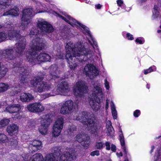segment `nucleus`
Returning <instances> with one entry per match:
<instances>
[{
    "instance_id": "f257e3e1",
    "label": "nucleus",
    "mask_w": 161,
    "mask_h": 161,
    "mask_svg": "<svg viewBox=\"0 0 161 161\" xmlns=\"http://www.w3.org/2000/svg\"><path fill=\"white\" fill-rule=\"evenodd\" d=\"M66 59L71 70H74L78 66L77 61H86L92 58L94 53L91 50H87L82 43L77 42L74 45L71 42L65 46Z\"/></svg>"
},
{
    "instance_id": "f03ea898",
    "label": "nucleus",
    "mask_w": 161,
    "mask_h": 161,
    "mask_svg": "<svg viewBox=\"0 0 161 161\" xmlns=\"http://www.w3.org/2000/svg\"><path fill=\"white\" fill-rule=\"evenodd\" d=\"M45 43L43 39L37 38L36 42V40H32L30 43L31 48L27 51L26 54V60L28 62L35 64L38 62L50 61V56L46 53H41L37 55V51L44 47Z\"/></svg>"
},
{
    "instance_id": "7ed1b4c3",
    "label": "nucleus",
    "mask_w": 161,
    "mask_h": 161,
    "mask_svg": "<svg viewBox=\"0 0 161 161\" xmlns=\"http://www.w3.org/2000/svg\"><path fill=\"white\" fill-rule=\"evenodd\" d=\"M53 153H50L46 155L44 161H58L59 160L61 161H72L76 159V153L74 151L71 152H65L60 157H59L61 154L60 149L57 147L53 149ZM43 158L40 153H37L33 155L29 161H43Z\"/></svg>"
},
{
    "instance_id": "20e7f679",
    "label": "nucleus",
    "mask_w": 161,
    "mask_h": 161,
    "mask_svg": "<svg viewBox=\"0 0 161 161\" xmlns=\"http://www.w3.org/2000/svg\"><path fill=\"white\" fill-rule=\"evenodd\" d=\"M61 13L65 17L60 15L57 13H56V14L59 17L61 18L71 25L78 27H81L83 33L88 36L87 39L88 40L89 43L93 47L94 50H97L98 52V48L97 42L91 34L89 29L85 25L80 23L76 20L71 17L70 16L67 15L65 12H62Z\"/></svg>"
},
{
    "instance_id": "39448f33",
    "label": "nucleus",
    "mask_w": 161,
    "mask_h": 161,
    "mask_svg": "<svg viewBox=\"0 0 161 161\" xmlns=\"http://www.w3.org/2000/svg\"><path fill=\"white\" fill-rule=\"evenodd\" d=\"M8 36L10 40L18 41L13 47L18 56H23L25 54L24 51L26 46V41L25 38L20 34L19 31L15 30L9 31Z\"/></svg>"
},
{
    "instance_id": "423d86ee",
    "label": "nucleus",
    "mask_w": 161,
    "mask_h": 161,
    "mask_svg": "<svg viewBox=\"0 0 161 161\" xmlns=\"http://www.w3.org/2000/svg\"><path fill=\"white\" fill-rule=\"evenodd\" d=\"M89 115L87 112H81L77 116L76 119L83 123L90 133L96 136H98L100 126L95 123L93 119L89 118Z\"/></svg>"
},
{
    "instance_id": "0eeeda50",
    "label": "nucleus",
    "mask_w": 161,
    "mask_h": 161,
    "mask_svg": "<svg viewBox=\"0 0 161 161\" xmlns=\"http://www.w3.org/2000/svg\"><path fill=\"white\" fill-rule=\"evenodd\" d=\"M37 25L40 31H39L36 27H33L31 29L29 34L31 38H34L33 40H36V42L37 41V38L42 39L37 36L38 34L42 35L47 33H52L54 30L52 26L45 21H38Z\"/></svg>"
},
{
    "instance_id": "6e6552de",
    "label": "nucleus",
    "mask_w": 161,
    "mask_h": 161,
    "mask_svg": "<svg viewBox=\"0 0 161 161\" xmlns=\"http://www.w3.org/2000/svg\"><path fill=\"white\" fill-rule=\"evenodd\" d=\"M41 73H38V76L33 77L30 81L32 86L35 87V91L42 92L45 91H48L51 89L50 84L47 83L42 81L44 75H40Z\"/></svg>"
},
{
    "instance_id": "1a4fd4ad",
    "label": "nucleus",
    "mask_w": 161,
    "mask_h": 161,
    "mask_svg": "<svg viewBox=\"0 0 161 161\" xmlns=\"http://www.w3.org/2000/svg\"><path fill=\"white\" fill-rule=\"evenodd\" d=\"M93 90L92 95L93 96H94V98L90 100L89 104L93 110L95 111H97L99 110L100 108V100L98 96L102 97L103 93L100 85L95 86Z\"/></svg>"
},
{
    "instance_id": "9d476101",
    "label": "nucleus",
    "mask_w": 161,
    "mask_h": 161,
    "mask_svg": "<svg viewBox=\"0 0 161 161\" xmlns=\"http://www.w3.org/2000/svg\"><path fill=\"white\" fill-rule=\"evenodd\" d=\"M42 12L37 10L34 13L32 8H26L22 11V14L21 17V27L22 30L25 29L28 25L31 22V19L35 14L38 13Z\"/></svg>"
},
{
    "instance_id": "9b49d317",
    "label": "nucleus",
    "mask_w": 161,
    "mask_h": 161,
    "mask_svg": "<svg viewBox=\"0 0 161 161\" xmlns=\"http://www.w3.org/2000/svg\"><path fill=\"white\" fill-rule=\"evenodd\" d=\"M57 87V89L53 90L52 93L45 94L44 95L45 98L48 97L49 96H54L57 94L65 95L70 91L68 83L64 81H63L59 84Z\"/></svg>"
},
{
    "instance_id": "f8f14e48",
    "label": "nucleus",
    "mask_w": 161,
    "mask_h": 161,
    "mask_svg": "<svg viewBox=\"0 0 161 161\" xmlns=\"http://www.w3.org/2000/svg\"><path fill=\"white\" fill-rule=\"evenodd\" d=\"M22 62L14 64L13 68L18 69V72L19 73V79L21 83L26 84L28 83L27 80V76L28 75L29 70L28 68H25L22 67Z\"/></svg>"
},
{
    "instance_id": "ddd939ff",
    "label": "nucleus",
    "mask_w": 161,
    "mask_h": 161,
    "mask_svg": "<svg viewBox=\"0 0 161 161\" xmlns=\"http://www.w3.org/2000/svg\"><path fill=\"white\" fill-rule=\"evenodd\" d=\"M78 104L71 100H68L65 102L62 105L60 110V113L63 114H69L73 109H76Z\"/></svg>"
},
{
    "instance_id": "4468645a",
    "label": "nucleus",
    "mask_w": 161,
    "mask_h": 161,
    "mask_svg": "<svg viewBox=\"0 0 161 161\" xmlns=\"http://www.w3.org/2000/svg\"><path fill=\"white\" fill-rule=\"evenodd\" d=\"M87 88L85 82L79 80L77 82L74 89V95L76 96L81 97L87 92Z\"/></svg>"
},
{
    "instance_id": "2eb2a0df",
    "label": "nucleus",
    "mask_w": 161,
    "mask_h": 161,
    "mask_svg": "<svg viewBox=\"0 0 161 161\" xmlns=\"http://www.w3.org/2000/svg\"><path fill=\"white\" fill-rule=\"evenodd\" d=\"M13 46H9L2 51L3 57L7 61L14 60L15 59L16 55L14 53Z\"/></svg>"
},
{
    "instance_id": "dca6fc26",
    "label": "nucleus",
    "mask_w": 161,
    "mask_h": 161,
    "mask_svg": "<svg viewBox=\"0 0 161 161\" xmlns=\"http://www.w3.org/2000/svg\"><path fill=\"white\" fill-rule=\"evenodd\" d=\"M84 72L87 76L90 78H92L94 76H96L99 74V72L96 68L92 64L86 65L84 69Z\"/></svg>"
},
{
    "instance_id": "f3484780",
    "label": "nucleus",
    "mask_w": 161,
    "mask_h": 161,
    "mask_svg": "<svg viewBox=\"0 0 161 161\" xmlns=\"http://www.w3.org/2000/svg\"><path fill=\"white\" fill-rule=\"evenodd\" d=\"M46 116V118H42L41 125L38 128L39 132L42 135L46 134L48 130V127L50 124V119Z\"/></svg>"
},
{
    "instance_id": "a211bd4d",
    "label": "nucleus",
    "mask_w": 161,
    "mask_h": 161,
    "mask_svg": "<svg viewBox=\"0 0 161 161\" xmlns=\"http://www.w3.org/2000/svg\"><path fill=\"white\" fill-rule=\"evenodd\" d=\"M76 140L84 147H88L90 143V137L84 133L76 135Z\"/></svg>"
},
{
    "instance_id": "6ab92c4d",
    "label": "nucleus",
    "mask_w": 161,
    "mask_h": 161,
    "mask_svg": "<svg viewBox=\"0 0 161 161\" xmlns=\"http://www.w3.org/2000/svg\"><path fill=\"white\" fill-rule=\"evenodd\" d=\"M42 142L39 140L33 141L29 146L28 149L30 153H33L40 149L42 147Z\"/></svg>"
},
{
    "instance_id": "aec40b11",
    "label": "nucleus",
    "mask_w": 161,
    "mask_h": 161,
    "mask_svg": "<svg viewBox=\"0 0 161 161\" xmlns=\"http://www.w3.org/2000/svg\"><path fill=\"white\" fill-rule=\"evenodd\" d=\"M27 108L30 111L33 112H40L44 110V107L40 103L31 104Z\"/></svg>"
},
{
    "instance_id": "412c9836",
    "label": "nucleus",
    "mask_w": 161,
    "mask_h": 161,
    "mask_svg": "<svg viewBox=\"0 0 161 161\" xmlns=\"http://www.w3.org/2000/svg\"><path fill=\"white\" fill-rule=\"evenodd\" d=\"M19 8L16 6H15L5 12L3 14V16H8V15L13 16H19Z\"/></svg>"
},
{
    "instance_id": "4be33fe9",
    "label": "nucleus",
    "mask_w": 161,
    "mask_h": 161,
    "mask_svg": "<svg viewBox=\"0 0 161 161\" xmlns=\"http://www.w3.org/2000/svg\"><path fill=\"white\" fill-rule=\"evenodd\" d=\"M63 128V127H60L58 123L55 121L53 128V136L54 137L58 136L60 134Z\"/></svg>"
},
{
    "instance_id": "5701e85b",
    "label": "nucleus",
    "mask_w": 161,
    "mask_h": 161,
    "mask_svg": "<svg viewBox=\"0 0 161 161\" xmlns=\"http://www.w3.org/2000/svg\"><path fill=\"white\" fill-rule=\"evenodd\" d=\"M50 75L52 77L51 78H55L58 77V74L59 73L58 67L57 65H53L50 67Z\"/></svg>"
},
{
    "instance_id": "b1692460",
    "label": "nucleus",
    "mask_w": 161,
    "mask_h": 161,
    "mask_svg": "<svg viewBox=\"0 0 161 161\" xmlns=\"http://www.w3.org/2000/svg\"><path fill=\"white\" fill-rule=\"evenodd\" d=\"M20 99L23 102H28L32 100L34 97L30 93H22L21 94Z\"/></svg>"
},
{
    "instance_id": "393cba45",
    "label": "nucleus",
    "mask_w": 161,
    "mask_h": 161,
    "mask_svg": "<svg viewBox=\"0 0 161 161\" xmlns=\"http://www.w3.org/2000/svg\"><path fill=\"white\" fill-rule=\"evenodd\" d=\"M119 134L120 143L122 147V148L125 154H127V150L125 146L124 137L121 129H120L119 130Z\"/></svg>"
},
{
    "instance_id": "a878e982",
    "label": "nucleus",
    "mask_w": 161,
    "mask_h": 161,
    "mask_svg": "<svg viewBox=\"0 0 161 161\" xmlns=\"http://www.w3.org/2000/svg\"><path fill=\"white\" fill-rule=\"evenodd\" d=\"M20 105L18 104L9 105L6 108V110L9 113H15L20 110Z\"/></svg>"
},
{
    "instance_id": "bb28decb",
    "label": "nucleus",
    "mask_w": 161,
    "mask_h": 161,
    "mask_svg": "<svg viewBox=\"0 0 161 161\" xmlns=\"http://www.w3.org/2000/svg\"><path fill=\"white\" fill-rule=\"evenodd\" d=\"M7 131L10 135H12L17 133L18 131V127L16 125L13 124L7 127Z\"/></svg>"
},
{
    "instance_id": "cd10ccee",
    "label": "nucleus",
    "mask_w": 161,
    "mask_h": 161,
    "mask_svg": "<svg viewBox=\"0 0 161 161\" xmlns=\"http://www.w3.org/2000/svg\"><path fill=\"white\" fill-rule=\"evenodd\" d=\"M111 108L113 118L114 119H115L117 118V112L115 106L113 101L111 102Z\"/></svg>"
},
{
    "instance_id": "c85d7f7f",
    "label": "nucleus",
    "mask_w": 161,
    "mask_h": 161,
    "mask_svg": "<svg viewBox=\"0 0 161 161\" xmlns=\"http://www.w3.org/2000/svg\"><path fill=\"white\" fill-rule=\"evenodd\" d=\"M159 8L156 5H155L153 10V19L156 18L159 15Z\"/></svg>"
},
{
    "instance_id": "c756f323",
    "label": "nucleus",
    "mask_w": 161,
    "mask_h": 161,
    "mask_svg": "<svg viewBox=\"0 0 161 161\" xmlns=\"http://www.w3.org/2000/svg\"><path fill=\"white\" fill-rule=\"evenodd\" d=\"M8 88V85L3 83H0V92H3L7 91Z\"/></svg>"
},
{
    "instance_id": "7c9ffc66",
    "label": "nucleus",
    "mask_w": 161,
    "mask_h": 161,
    "mask_svg": "<svg viewBox=\"0 0 161 161\" xmlns=\"http://www.w3.org/2000/svg\"><path fill=\"white\" fill-rule=\"evenodd\" d=\"M8 139L6 135L3 133H0V143H5L8 142Z\"/></svg>"
},
{
    "instance_id": "2f4dec72",
    "label": "nucleus",
    "mask_w": 161,
    "mask_h": 161,
    "mask_svg": "<svg viewBox=\"0 0 161 161\" xmlns=\"http://www.w3.org/2000/svg\"><path fill=\"white\" fill-rule=\"evenodd\" d=\"M76 130L75 126L74 125H72L68 127L67 131L69 135H72V133H73L74 132L76 131Z\"/></svg>"
},
{
    "instance_id": "473e14b6",
    "label": "nucleus",
    "mask_w": 161,
    "mask_h": 161,
    "mask_svg": "<svg viewBox=\"0 0 161 161\" xmlns=\"http://www.w3.org/2000/svg\"><path fill=\"white\" fill-rule=\"evenodd\" d=\"M104 144L102 142L97 141L95 145V147L98 149H102L104 147Z\"/></svg>"
},
{
    "instance_id": "72a5a7b5",
    "label": "nucleus",
    "mask_w": 161,
    "mask_h": 161,
    "mask_svg": "<svg viewBox=\"0 0 161 161\" xmlns=\"http://www.w3.org/2000/svg\"><path fill=\"white\" fill-rule=\"evenodd\" d=\"M9 122V120L8 119L1 120L0 121V129L8 125Z\"/></svg>"
},
{
    "instance_id": "f704fd0d",
    "label": "nucleus",
    "mask_w": 161,
    "mask_h": 161,
    "mask_svg": "<svg viewBox=\"0 0 161 161\" xmlns=\"http://www.w3.org/2000/svg\"><path fill=\"white\" fill-rule=\"evenodd\" d=\"M7 35L4 32L0 31V43L6 40Z\"/></svg>"
},
{
    "instance_id": "c9c22d12",
    "label": "nucleus",
    "mask_w": 161,
    "mask_h": 161,
    "mask_svg": "<svg viewBox=\"0 0 161 161\" xmlns=\"http://www.w3.org/2000/svg\"><path fill=\"white\" fill-rule=\"evenodd\" d=\"M20 91V89L17 87L13 88L12 90L10 92V95L13 96L19 92Z\"/></svg>"
},
{
    "instance_id": "e433bc0d",
    "label": "nucleus",
    "mask_w": 161,
    "mask_h": 161,
    "mask_svg": "<svg viewBox=\"0 0 161 161\" xmlns=\"http://www.w3.org/2000/svg\"><path fill=\"white\" fill-rule=\"evenodd\" d=\"M156 70V67L153 65L152 66L150 67L148 69H147L146 70H144V74L145 75H146L148 73H150L153 71H155Z\"/></svg>"
},
{
    "instance_id": "4c0bfd02",
    "label": "nucleus",
    "mask_w": 161,
    "mask_h": 161,
    "mask_svg": "<svg viewBox=\"0 0 161 161\" xmlns=\"http://www.w3.org/2000/svg\"><path fill=\"white\" fill-rule=\"evenodd\" d=\"M60 127H63L64 123V119L62 117L58 118L55 121Z\"/></svg>"
},
{
    "instance_id": "58836bf2",
    "label": "nucleus",
    "mask_w": 161,
    "mask_h": 161,
    "mask_svg": "<svg viewBox=\"0 0 161 161\" xmlns=\"http://www.w3.org/2000/svg\"><path fill=\"white\" fill-rule=\"evenodd\" d=\"M107 130L108 131V135L112 136L114 133V131L113 128L111 126L107 128Z\"/></svg>"
},
{
    "instance_id": "ea45409f",
    "label": "nucleus",
    "mask_w": 161,
    "mask_h": 161,
    "mask_svg": "<svg viewBox=\"0 0 161 161\" xmlns=\"http://www.w3.org/2000/svg\"><path fill=\"white\" fill-rule=\"evenodd\" d=\"M11 144L14 147H16L18 144V142L16 139H11Z\"/></svg>"
},
{
    "instance_id": "a19ab883",
    "label": "nucleus",
    "mask_w": 161,
    "mask_h": 161,
    "mask_svg": "<svg viewBox=\"0 0 161 161\" xmlns=\"http://www.w3.org/2000/svg\"><path fill=\"white\" fill-rule=\"evenodd\" d=\"M36 122L34 120H29L28 123V125L30 127H32L36 125Z\"/></svg>"
},
{
    "instance_id": "79ce46f5",
    "label": "nucleus",
    "mask_w": 161,
    "mask_h": 161,
    "mask_svg": "<svg viewBox=\"0 0 161 161\" xmlns=\"http://www.w3.org/2000/svg\"><path fill=\"white\" fill-rule=\"evenodd\" d=\"M29 156V154L25 153H23L21 155V156L23 160L26 161H28Z\"/></svg>"
},
{
    "instance_id": "37998d69",
    "label": "nucleus",
    "mask_w": 161,
    "mask_h": 161,
    "mask_svg": "<svg viewBox=\"0 0 161 161\" xmlns=\"http://www.w3.org/2000/svg\"><path fill=\"white\" fill-rule=\"evenodd\" d=\"M155 156L156 157L155 161H161V158H160V153L159 150H157L155 153Z\"/></svg>"
},
{
    "instance_id": "c03bdc74",
    "label": "nucleus",
    "mask_w": 161,
    "mask_h": 161,
    "mask_svg": "<svg viewBox=\"0 0 161 161\" xmlns=\"http://www.w3.org/2000/svg\"><path fill=\"white\" fill-rule=\"evenodd\" d=\"M135 42L139 44H142L144 42V40L141 37L137 38L135 40Z\"/></svg>"
},
{
    "instance_id": "a18cd8bd",
    "label": "nucleus",
    "mask_w": 161,
    "mask_h": 161,
    "mask_svg": "<svg viewBox=\"0 0 161 161\" xmlns=\"http://www.w3.org/2000/svg\"><path fill=\"white\" fill-rule=\"evenodd\" d=\"M90 155L92 156H94L95 155L99 156V152L98 150H95L92 152Z\"/></svg>"
},
{
    "instance_id": "49530a36",
    "label": "nucleus",
    "mask_w": 161,
    "mask_h": 161,
    "mask_svg": "<svg viewBox=\"0 0 161 161\" xmlns=\"http://www.w3.org/2000/svg\"><path fill=\"white\" fill-rule=\"evenodd\" d=\"M57 52H58V53L56 54V55H55L56 56H59V57H58V58L59 59L63 58L64 57L63 54L62 53H58L59 52H61V51L60 50V49H59L57 51Z\"/></svg>"
},
{
    "instance_id": "de8ad7c7",
    "label": "nucleus",
    "mask_w": 161,
    "mask_h": 161,
    "mask_svg": "<svg viewBox=\"0 0 161 161\" xmlns=\"http://www.w3.org/2000/svg\"><path fill=\"white\" fill-rule=\"evenodd\" d=\"M104 85L105 86L106 88V89L107 90H108L109 88V83L107 81V79H105L104 80Z\"/></svg>"
},
{
    "instance_id": "09e8293b",
    "label": "nucleus",
    "mask_w": 161,
    "mask_h": 161,
    "mask_svg": "<svg viewBox=\"0 0 161 161\" xmlns=\"http://www.w3.org/2000/svg\"><path fill=\"white\" fill-rule=\"evenodd\" d=\"M140 114V111L139 110H136L134 113V116L135 117H137Z\"/></svg>"
},
{
    "instance_id": "8fccbe9b",
    "label": "nucleus",
    "mask_w": 161,
    "mask_h": 161,
    "mask_svg": "<svg viewBox=\"0 0 161 161\" xmlns=\"http://www.w3.org/2000/svg\"><path fill=\"white\" fill-rule=\"evenodd\" d=\"M126 37L129 40H133L134 39L133 35H131L130 33H128L127 34Z\"/></svg>"
},
{
    "instance_id": "3c124183",
    "label": "nucleus",
    "mask_w": 161,
    "mask_h": 161,
    "mask_svg": "<svg viewBox=\"0 0 161 161\" xmlns=\"http://www.w3.org/2000/svg\"><path fill=\"white\" fill-rule=\"evenodd\" d=\"M105 146H106V149L107 150H109L110 149V144L108 142H106L105 143Z\"/></svg>"
},
{
    "instance_id": "603ef678",
    "label": "nucleus",
    "mask_w": 161,
    "mask_h": 161,
    "mask_svg": "<svg viewBox=\"0 0 161 161\" xmlns=\"http://www.w3.org/2000/svg\"><path fill=\"white\" fill-rule=\"evenodd\" d=\"M117 3L118 6H121V5L123 3V1L122 0H117Z\"/></svg>"
},
{
    "instance_id": "864d4df0",
    "label": "nucleus",
    "mask_w": 161,
    "mask_h": 161,
    "mask_svg": "<svg viewBox=\"0 0 161 161\" xmlns=\"http://www.w3.org/2000/svg\"><path fill=\"white\" fill-rule=\"evenodd\" d=\"M8 0H0V5H5Z\"/></svg>"
},
{
    "instance_id": "5fc2aeb1",
    "label": "nucleus",
    "mask_w": 161,
    "mask_h": 161,
    "mask_svg": "<svg viewBox=\"0 0 161 161\" xmlns=\"http://www.w3.org/2000/svg\"><path fill=\"white\" fill-rule=\"evenodd\" d=\"M116 147L114 144H112L111 146V149L113 152H115L116 150Z\"/></svg>"
},
{
    "instance_id": "6e6d98bb",
    "label": "nucleus",
    "mask_w": 161,
    "mask_h": 161,
    "mask_svg": "<svg viewBox=\"0 0 161 161\" xmlns=\"http://www.w3.org/2000/svg\"><path fill=\"white\" fill-rule=\"evenodd\" d=\"M109 106V100L108 99L106 100V106H105V109L107 110Z\"/></svg>"
},
{
    "instance_id": "4d7b16f0",
    "label": "nucleus",
    "mask_w": 161,
    "mask_h": 161,
    "mask_svg": "<svg viewBox=\"0 0 161 161\" xmlns=\"http://www.w3.org/2000/svg\"><path fill=\"white\" fill-rule=\"evenodd\" d=\"M95 6L97 9H100L101 8L102 5L101 4H98L97 5H96Z\"/></svg>"
},
{
    "instance_id": "13d9d810",
    "label": "nucleus",
    "mask_w": 161,
    "mask_h": 161,
    "mask_svg": "<svg viewBox=\"0 0 161 161\" xmlns=\"http://www.w3.org/2000/svg\"><path fill=\"white\" fill-rule=\"evenodd\" d=\"M154 148H155V147L154 146H153L152 147V149H151V150L150 151V153H153Z\"/></svg>"
},
{
    "instance_id": "bf43d9fd",
    "label": "nucleus",
    "mask_w": 161,
    "mask_h": 161,
    "mask_svg": "<svg viewBox=\"0 0 161 161\" xmlns=\"http://www.w3.org/2000/svg\"><path fill=\"white\" fill-rule=\"evenodd\" d=\"M117 155L118 157H122L123 156L122 153L121 152L119 153H117Z\"/></svg>"
},
{
    "instance_id": "052dcab7",
    "label": "nucleus",
    "mask_w": 161,
    "mask_h": 161,
    "mask_svg": "<svg viewBox=\"0 0 161 161\" xmlns=\"http://www.w3.org/2000/svg\"><path fill=\"white\" fill-rule=\"evenodd\" d=\"M138 1L139 3H141L146 2L147 0H138Z\"/></svg>"
},
{
    "instance_id": "680f3d73",
    "label": "nucleus",
    "mask_w": 161,
    "mask_h": 161,
    "mask_svg": "<svg viewBox=\"0 0 161 161\" xmlns=\"http://www.w3.org/2000/svg\"><path fill=\"white\" fill-rule=\"evenodd\" d=\"M160 28L161 29V26H160ZM161 30H158L157 31V32H158V33H160L161 32Z\"/></svg>"
},
{
    "instance_id": "e2e57ef3",
    "label": "nucleus",
    "mask_w": 161,
    "mask_h": 161,
    "mask_svg": "<svg viewBox=\"0 0 161 161\" xmlns=\"http://www.w3.org/2000/svg\"><path fill=\"white\" fill-rule=\"evenodd\" d=\"M147 87L148 88V89H149V86L148 84H147Z\"/></svg>"
},
{
    "instance_id": "0e129e2a",
    "label": "nucleus",
    "mask_w": 161,
    "mask_h": 161,
    "mask_svg": "<svg viewBox=\"0 0 161 161\" xmlns=\"http://www.w3.org/2000/svg\"><path fill=\"white\" fill-rule=\"evenodd\" d=\"M56 47H54V49H56Z\"/></svg>"
},
{
    "instance_id": "69168bd1",
    "label": "nucleus",
    "mask_w": 161,
    "mask_h": 161,
    "mask_svg": "<svg viewBox=\"0 0 161 161\" xmlns=\"http://www.w3.org/2000/svg\"><path fill=\"white\" fill-rule=\"evenodd\" d=\"M2 27V26L0 24V28H1Z\"/></svg>"
},
{
    "instance_id": "338daca9",
    "label": "nucleus",
    "mask_w": 161,
    "mask_h": 161,
    "mask_svg": "<svg viewBox=\"0 0 161 161\" xmlns=\"http://www.w3.org/2000/svg\"><path fill=\"white\" fill-rule=\"evenodd\" d=\"M124 161H128V160L127 159H126Z\"/></svg>"
},
{
    "instance_id": "774afa93",
    "label": "nucleus",
    "mask_w": 161,
    "mask_h": 161,
    "mask_svg": "<svg viewBox=\"0 0 161 161\" xmlns=\"http://www.w3.org/2000/svg\"><path fill=\"white\" fill-rule=\"evenodd\" d=\"M46 1L48 2L49 1V0H45Z\"/></svg>"
}]
</instances>
